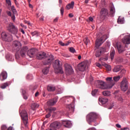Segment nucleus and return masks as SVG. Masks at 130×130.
<instances>
[{
    "label": "nucleus",
    "mask_w": 130,
    "mask_h": 130,
    "mask_svg": "<svg viewBox=\"0 0 130 130\" xmlns=\"http://www.w3.org/2000/svg\"><path fill=\"white\" fill-rule=\"evenodd\" d=\"M11 10L14 14H16L17 11L16 10L15 8V7L14 6H11Z\"/></svg>",
    "instance_id": "40"
},
{
    "label": "nucleus",
    "mask_w": 130,
    "mask_h": 130,
    "mask_svg": "<svg viewBox=\"0 0 130 130\" xmlns=\"http://www.w3.org/2000/svg\"><path fill=\"white\" fill-rule=\"evenodd\" d=\"M23 96L24 99H25V100H27V97L26 95V94H24V95H23Z\"/></svg>",
    "instance_id": "56"
},
{
    "label": "nucleus",
    "mask_w": 130,
    "mask_h": 130,
    "mask_svg": "<svg viewBox=\"0 0 130 130\" xmlns=\"http://www.w3.org/2000/svg\"><path fill=\"white\" fill-rule=\"evenodd\" d=\"M120 70H121V66L117 65L115 66V67L113 69V72L115 73H117Z\"/></svg>",
    "instance_id": "25"
},
{
    "label": "nucleus",
    "mask_w": 130,
    "mask_h": 130,
    "mask_svg": "<svg viewBox=\"0 0 130 130\" xmlns=\"http://www.w3.org/2000/svg\"><path fill=\"white\" fill-rule=\"evenodd\" d=\"M51 113L49 112V113L48 114L46 115V118H48L51 116Z\"/></svg>",
    "instance_id": "48"
},
{
    "label": "nucleus",
    "mask_w": 130,
    "mask_h": 130,
    "mask_svg": "<svg viewBox=\"0 0 130 130\" xmlns=\"http://www.w3.org/2000/svg\"><path fill=\"white\" fill-rule=\"evenodd\" d=\"M107 39L106 36H103L100 39H96L95 41V47L99 48Z\"/></svg>",
    "instance_id": "9"
},
{
    "label": "nucleus",
    "mask_w": 130,
    "mask_h": 130,
    "mask_svg": "<svg viewBox=\"0 0 130 130\" xmlns=\"http://www.w3.org/2000/svg\"><path fill=\"white\" fill-rule=\"evenodd\" d=\"M57 102V98H55L48 101V102H47V104L48 106H54L55 104H56Z\"/></svg>",
    "instance_id": "20"
},
{
    "label": "nucleus",
    "mask_w": 130,
    "mask_h": 130,
    "mask_svg": "<svg viewBox=\"0 0 130 130\" xmlns=\"http://www.w3.org/2000/svg\"><path fill=\"white\" fill-rule=\"evenodd\" d=\"M106 52V49L105 48H101L96 51L95 53V56L96 57H100L101 55L104 54Z\"/></svg>",
    "instance_id": "17"
},
{
    "label": "nucleus",
    "mask_w": 130,
    "mask_h": 130,
    "mask_svg": "<svg viewBox=\"0 0 130 130\" xmlns=\"http://www.w3.org/2000/svg\"><path fill=\"white\" fill-rule=\"evenodd\" d=\"M6 2L8 4V7L10 8L12 5L11 0H6Z\"/></svg>",
    "instance_id": "38"
},
{
    "label": "nucleus",
    "mask_w": 130,
    "mask_h": 130,
    "mask_svg": "<svg viewBox=\"0 0 130 130\" xmlns=\"http://www.w3.org/2000/svg\"><path fill=\"white\" fill-rule=\"evenodd\" d=\"M37 51V49L35 48H32L27 51V55L29 56L30 58H32L34 57V54Z\"/></svg>",
    "instance_id": "19"
},
{
    "label": "nucleus",
    "mask_w": 130,
    "mask_h": 130,
    "mask_svg": "<svg viewBox=\"0 0 130 130\" xmlns=\"http://www.w3.org/2000/svg\"><path fill=\"white\" fill-rule=\"evenodd\" d=\"M99 102L102 105H105L108 102V99L106 98H100L99 99Z\"/></svg>",
    "instance_id": "24"
},
{
    "label": "nucleus",
    "mask_w": 130,
    "mask_h": 130,
    "mask_svg": "<svg viewBox=\"0 0 130 130\" xmlns=\"http://www.w3.org/2000/svg\"><path fill=\"white\" fill-rule=\"evenodd\" d=\"M53 67H54V69L58 70V73H63L62 68H61V62L59 60L57 59L55 60L54 64H53Z\"/></svg>",
    "instance_id": "7"
},
{
    "label": "nucleus",
    "mask_w": 130,
    "mask_h": 130,
    "mask_svg": "<svg viewBox=\"0 0 130 130\" xmlns=\"http://www.w3.org/2000/svg\"><path fill=\"white\" fill-rule=\"evenodd\" d=\"M2 38L6 42H7V41L11 42L13 40L12 35H11L9 33H6L5 32H2Z\"/></svg>",
    "instance_id": "12"
},
{
    "label": "nucleus",
    "mask_w": 130,
    "mask_h": 130,
    "mask_svg": "<svg viewBox=\"0 0 130 130\" xmlns=\"http://www.w3.org/2000/svg\"><path fill=\"white\" fill-rule=\"evenodd\" d=\"M39 107V105L36 103L32 104L31 107L33 110H35L36 109L38 108Z\"/></svg>",
    "instance_id": "30"
},
{
    "label": "nucleus",
    "mask_w": 130,
    "mask_h": 130,
    "mask_svg": "<svg viewBox=\"0 0 130 130\" xmlns=\"http://www.w3.org/2000/svg\"><path fill=\"white\" fill-rule=\"evenodd\" d=\"M56 110V108H51L49 109V112H50L51 113L52 112L55 111Z\"/></svg>",
    "instance_id": "42"
},
{
    "label": "nucleus",
    "mask_w": 130,
    "mask_h": 130,
    "mask_svg": "<svg viewBox=\"0 0 130 130\" xmlns=\"http://www.w3.org/2000/svg\"><path fill=\"white\" fill-rule=\"evenodd\" d=\"M66 73L69 75H71L74 73V70L72 67L68 63H65L64 64Z\"/></svg>",
    "instance_id": "14"
},
{
    "label": "nucleus",
    "mask_w": 130,
    "mask_h": 130,
    "mask_svg": "<svg viewBox=\"0 0 130 130\" xmlns=\"http://www.w3.org/2000/svg\"><path fill=\"white\" fill-rule=\"evenodd\" d=\"M58 19H59L58 17H56V18H55V19H54V22L55 23H56V22L58 21Z\"/></svg>",
    "instance_id": "53"
},
{
    "label": "nucleus",
    "mask_w": 130,
    "mask_h": 130,
    "mask_svg": "<svg viewBox=\"0 0 130 130\" xmlns=\"http://www.w3.org/2000/svg\"><path fill=\"white\" fill-rule=\"evenodd\" d=\"M88 130H96V129L94 128H89Z\"/></svg>",
    "instance_id": "64"
},
{
    "label": "nucleus",
    "mask_w": 130,
    "mask_h": 130,
    "mask_svg": "<svg viewBox=\"0 0 130 130\" xmlns=\"http://www.w3.org/2000/svg\"><path fill=\"white\" fill-rule=\"evenodd\" d=\"M20 116L23 120L24 126L27 127L28 126V115L25 110H23L20 113Z\"/></svg>",
    "instance_id": "8"
},
{
    "label": "nucleus",
    "mask_w": 130,
    "mask_h": 130,
    "mask_svg": "<svg viewBox=\"0 0 130 130\" xmlns=\"http://www.w3.org/2000/svg\"><path fill=\"white\" fill-rule=\"evenodd\" d=\"M61 126V123L58 121H55L50 125V128L47 130H57L56 128H59Z\"/></svg>",
    "instance_id": "11"
},
{
    "label": "nucleus",
    "mask_w": 130,
    "mask_h": 130,
    "mask_svg": "<svg viewBox=\"0 0 130 130\" xmlns=\"http://www.w3.org/2000/svg\"><path fill=\"white\" fill-rule=\"evenodd\" d=\"M86 68H88L87 62H85V61L82 62L79 64V70L80 71H81V72L85 71Z\"/></svg>",
    "instance_id": "16"
},
{
    "label": "nucleus",
    "mask_w": 130,
    "mask_h": 130,
    "mask_svg": "<svg viewBox=\"0 0 130 130\" xmlns=\"http://www.w3.org/2000/svg\"><path fill=\"white\" fill-rule=\"evenodd\" d=\"M105 67L106 68V70H107V71H111L112 67L110 65H109L108 64H105Z\"/></svg>",
    "instance_id": "31"
},
{
    "label": "nucleus",
    "mask_w": 130,
    "mask_h": 130,
    "mask_svg": "<svg viewBox=\"0 0 130 130\" xmlns=\"http://www.w3.org/2000/svg\"><path fill=\"white\" fill-rule=\"evenodd\" d=\"M103 94L104 96H110L111 95V92L109 90H105V91H103Z\"/></svg>",
    "instance_id": "29"
},
{
    "label": "nucleus",
    "mask_w": 130,
    "mask_h": 130,
    "mask_svg": "<svg viewBox=\"0 0 130 130\" xmlns=\"http://www.w3.org/2000/svg\"><path fill=\"white\" fill-rule=\"evenodd\" d=\"M7 13L10 17H12V14L11 12L8 11H7Z\"/></svg>",
    "instance_id": "50"
},
{
    "label": "nucleus",
    "mask_w": 130,
    "mask_h": 130,
    "mask_svg": "<svg viewBox=\"0 0 130 130\" xmlns=\"http://www.w3.org/2000/svg\"><path fill=\"white\" fill-rule=\"evenodd\" d=\"M120 79V76L118 75L116 76L111 77H107L106 78V81L110 85L109 86L106 84V83L102 80H97L96 82V86L97 88L103 89V90H106L108 89H111L115 83L119 81Z\"/></svg>",
    "instance_id": "1"
},
{
    "label": "nucleus",
    "mask_w": 130,
    "mask_h": 130,
    "mask_svg": "<svg viewBox=\"0 0 130 130\" xmlns=\"http://www.w3.org/2000/svg\"><path fill=\"white\" fill-rule=\"evenodd\" d=\"M69 18H73L74 17V15L72 13H70L69 14Z\"/></svg>",
    "instance_id": "51"
},
{
    "label": "nucleus",
    "mask_w": 130,
    "mask_h": 130,
    "mask_svg": "<svg viewBox=\"0 0 130 130\" xmlns=\"http://www.w3.org/2000/svg\"><path fill=\"white\" fill-rule=\"evenodd\" d=\"M7 129V126L5 125H3L2 126H1V129L2 130H6Z\"/></svg>",
    "instance_id": "45"
},
{
    "label": "nucleus",
    "mask_w": 130,
    "mask_h": 130,
    "mask_svg": "<svg viewBox=\"0 0 130 130\" xmlns=\"http://www.w3.org/2000/svg\"><path fill=\"white\" fill-rule=\"evenodd\" d=\"M116 127H118V128H121V126L120 125H119V124H116Z\"/></svg>",
    "instance_id": "58"
},
{
    "label": "nucleus",
    "mask_w": 130,
    "mask_h": 130,
    "mask_svg": "<svg viewBox=\"0 0 130 130\" xmlns=\"http://www.w3.org/2000/svg\"><path fill=\"white\" fill-rule=\"evenodd\" d=\"M36 57L39 60H42L44 59L43 61L44 65L50 66L54 60V56L53 55L50 54L46 55V53L44 52H42L37 54Z\"/></svg>",
    "instance_id": "3"
},
{
    "label": "nucleus",
    "mask_w": 130,
    "mask_h": 130,
    "mask_svg": "<svg viewBox=\"0 0 130 130\" xmlns=\"http://www.w3.org/2000/svg\"><path fill=\"white\" fill-rule=\"evenodd\" d=\"M60 14L61 15H63L64 13V8L63 7H61L60 9Z\"/></svg>",
    "instance_id": "43"
},
{
    "label": "nucleus",
    "mask_w": 130,
    "mask_h": 130,
    "mask_svg": "<svg viewBox=\"0 0 130 130\" xmlns=\"http://www.w3.org/2000/svg\"><path fill=\"white\" fill-rule=\"evenodd\" d=\"M96 67H98L99 68H101L102 67L101 64H100V63H96Z\"/></svg>",
    "instance_id": "52"
},
{
    "label": "nucleus",
    "mask_w": 130,
    "mask_h": 130,
    "mask_svg": "<svg viewBox=\"0 0 130 130\" xmlns=\"http://www.w3.org/2000/svg\"><path fill=\"white\" fill-rule=\"evenodd\" d=\"M38 31H36L31 32V35L32 36L38 35Z\"/></svg>",
    "instance_id": "46"
},
{
    "label": "nucleus",
    "mask_w": 130,
    "mask_h": 130,
    "mask_svg": "<svg viewBox=\"0 0 130 130\" xmlns=\"http://www.w3.org/2000/svg\"><path fill=\"white\" fill-rule=\"evenodd\" d=\"M114 47L117 49L119 54L125 51V47L122 46V44L120 42L116 43L115 45H114Z\"/></svg>",
    "instance_id": "10"
},
{
    "label": "nucleus",
    "mask_w": 130,
    "mask_h": 130,
    "mask_svg": "<svg viewBox=\"0 0 130 130\" xmlns=\"http://www.w3.org/2000/svg\"><path fill=\"white\" fill-rule=\"evenodd\" d=\"M20 32H21L23 35L25 34V31H24V30H23L22 28H21V29H20Z\"/></svg>",
    "instance_id": "54"
},
{
    "label": "nucleus",
    "mask_w": 130,
    "mask_h": 130,
    "mask_svg": "<svg viewBox=\"0 0 130 130\" xmlns=\"http://www.w3.org/2000/svg\"><path fill=\"white\" fill-rule=\"evenodd\" d=\"M121 89L123 91H125L128 88V82L126 78H124L121 82Z\"/></svg>",
    "instance_id": "13"
},
{
    "label": "nucleus",
    "mask_w": 130,
    "mask_h": 130,
    "mask_svg": "<svg viewBox=\"0 0 130 130\" xmlns=\"http://www.w3.org/2000/svg\"><path fill=\"white\" fill-rule=\"evenodd\" d=\"M62 124L68 128H70L72 127V122L70 121H62Z\"/></svg>",
    "instance_id": "22"
},
{
    "label": "nucleus",
    "mask_w": 130,
    "mask_h": 130,
    "mask_svg": "<svg viewBox=\"0 0 130 130\" xmlns=\"http://www.w3.org/2000/svg\"><path fill=\"white\" fill-rule=\"evenodd\" d=\"M13 1H14V3H15L16 5L17 6V7L18 8H19V4L17 3V0H13Z\"/></svg>",
    "instance_id": "49"
},
{
    "label": "nucleus",
    "mask_w": 130,
    "mask_h": 130,
    "mask_svg": "<svg viewBox=\"0 0 130 130\" xmlns=\"http://www.w3.org/2000/svg\"><path fill=\"white\" fill-rule=\"evenodd\" d=\"M127 93L128 94H129L130 93V87L128 88V91H127Z\"/></svg>",
    "instance_id": "62"
},
{
    "label": "nucleus",
    "mask_w": 130,
    "mask_h": 130,
    "mask_svg": "<svg viewBox=\"0 0 130 130\" xmlns=\"http://www.w3.org/2000/svg\"><path fill=\"white\" fill-rule=\"evenodd\" d=\"M6 58L9 61H13V58H12V56L10 54L7 55Z\"/></svg>",
    "instance_id": "34"
},
{
    "label": "nucleus",
    "mask_w": 130,
    "mask_h": 130,
    "mask_svg": "<svg viewBox=\"0 0 130 130\" xmlns=\"http://www.w3.org/2000/svg\"><path fill=\"white\" fill-rule=\"evenodd\" d=\"M89 20L91 22H92V21H93V18L92 17H89Z\"/></svg>",
    "instance_id": "55"
},
{
    "label": "nucleus",
    "mask_w": 130,
    "mask_h": 130,
    "mask_svg": "<svg viewBox=\"0 0 130 130\" xmlns=\"http://www.w3.org/2000/svg\"><path fill=\"white\" fill-rule=\"evenodd\" d=\"M117 99L118 100V101L122 102V101H123V99H122V98L121 97V95H118L116 97Z\"/></svg>",
    "instance_id": "37"
},
{
    "label": "nucleus",
    "mask_w": 130,
    "mask_h": 130,
    "mask_svg": "<svg viewBox=\"0 0 130 130\" xmlns=\"http://www.w3.org/2000/svg\"><path fill=\"white\" fill-rule=\"evenodd\" d=\"M58 44L61 46H65V44L63 43L62 41H59Z\"/></svg>",
    "instance_id": "44"
},
{
    "label": "nucleus",
    "mask_w": 130,
    "mask_h": 130,
    "mask_svg": "<svg viewBox=\"0 0 130 130\" xmlns=\"http://www.w3.org/2000/svg\"><path fill=\"white\" fill-rule=\"evenodd\" d=\"M24 23L25 24H28V25H30V24L28 21H25Z\"/></svg>",
    "instance_id": "60"
},
{
    "label": "nucleus",
    "mask_w": 130,
    "mask_h": 130,
    "mask_svg": "<svg viewBox=\"0 0 130 130\" xmlns=\"http://www.w3.org/2000/svg\"><path fill=\"white\" fill-rule=\"evenodd\" d=\"M121 130H129L128 128H124L123 129H121Z\"/></svg>",
    "instance_id": "63"
},
{
    "label": "nucleus",
    "mask_w": 130,
    "mask_h": 130,
    "mask_svg": "<svg viewBox=\"0 0 130 130\" xmlns=\"http://www.w3.org/2000/svg\"><path fill=\"white\" fill-rule=\"evenodd\" d=\"M13 46L14 50L16 52L15 54V57L16 59H18L20 56L22 57H24L25 54L28 52V47L25 46L22 48L19 54V51L21 48V44L19 41H15L13 43Z\"/></svg>",
    "instance_id": "2"
},
{
    "label": "nucleus",
    "mask_w": 130,
    "mask_h": 130,
    "mask_svg": "<svg viewBox=\"0 0 130 130\" xmlns=\"http://www.w3.org/2000/svg\"><path fill=\"white\" fill-rule=\"evenodd\" d=\"M115 14V8H114V6L110 7L109 11V17H114V14Z\"/></svg>",
    "instance_id": "21"
},
{
    "label": "nucleus",
    "mask_w": 130,
    "mask_h": 130,
    "mask_svg": "<svg viewBox=\"0 0 130 130\" xmlns=\"http://www.w3.org/2000/svg\"><path fill=\"white\" fill-rule=\"evenodd\" d=\"M39 95V91H37L36 93H35V96L37 97Z\"/></svg>",
    "instance_id": "57"
},
{
    "label": "nucleus",
    "mask_w": 130,
    "mask_h": 130,
    "mask_svg": "<svg viewBox=\"0 0 130 130\" xmlns=\"http://www.w3.org/2000/svg\"><path fill=\"white\" fill-rule=\"evenodd\" d=\"M89 40L88 39V38H85L84 40V44L86 45H87L88 43L89 42Z\"/></svg>",
    "instance_id": "39"
},
{
    "label": "nucleus",
    "mask_w": 130,
    "mask_h": 130,
    "mask_svg": "<svg viewBox=\"0 0 130 130\" xmlns=\"http://www.w3.org/2000/svg\"><path fill=\"white\" fill-rule=\"evenodd\" d=\"M69 51L71 52V53H76V50L73 47H70V49H69Z\"/></svg>",
    "instance_id": "36"
},
{
    "label": "nucleus",
    "mask_w": 130,
    "mask_h": 130,
    "mask_svg": "<svg viewBox=\"0 0 130 130\" xmlns=\"http://www.w3.org/2000/svg\"><path fill=\"white\" fill-rule=\"evenodd\" d=\"M98 92V89H94V90H92L91 94L93 96H94Z\"/></svg>",
    "instance_id": "41"
},
{
    "label": "nucleus",
    "mask_w": 130,
    "mask_h": 130,
    "mask_svg": "<svg viewBox=\"0 0 130 130\" xmlns=\"http://www.w3.org/2000/svg\"><path fill=\"white\" fill-rule=\"evenodd\" d=\"M115 54V50L114 49H112L110 52V58L111 60H113L114 58V55Z\"/></svg>",
    "instance_id": "28"
},
{
    "label": "nucleus",
    "mask_w": 130,
    "mask_h": 130,
    "mask_svg": "<svg viewBox=\"0 0 130 130\" xmlns=\"http://www.w3.org/2000/svg\"><path fill=\"white\" fill-rule=\"evenodd\" d=\"M98 115L95 113H90L86 116V121L91 125L92 122H94L98 118Z\"/></svg>",
    "instance_id": "5"
},
{
    "label": "nucleus",
    "mask_w": 130,
    "mask_h": 130,
    "mask_svg": "<svg viewBox=\"0 0 130 130\" xmlns=\"http://www.w3.org/2000/svg\"><path fill=\"white\" fill-rule=\"evenodd\" d=\"M7 30L9 32L14 35L16 38H18L17 35L18 32V29L13 23H11L9 24L7 27Z\"/></svg>",
    "instance_id": "4"
},
{
    "label": "nucleus",
    "mask_w": 130,
    "mask_h": 130,
    "mask_svg": "<svg viewBox=\"0 0 130 130\" xmlns=\"http://www.w3.org/2000/svg\"><path fill=\"white\" fill-rule=\"evenodd\" d=\"M49 71V70L48 68H45V69L43 70V73L44 75H47Z\"/></svg>",
    "instance_id": "32"
},
{
    "label": "nucleus",
    "mask_w": 130,
    "mask_h": 130,
    "mask_svg": "<svg viewBox=\"0 0 130 130\" xmlns=\"http://www.w3.org/2000/svg\"><path fill=\"white\" fill-rule=\"evenodd\" d=\"M122 43L125 44V47H126V45L130 44V35H125L124 38L122 39Z\"/></svg>",
    "instance_id": "15"
},
{
    "label": "nucleus",
    "mask_w": 130,
    "mask_h": 130,
    "mask_svg": "<svg viewBox=\"0 0 130 130\" xmlns=\"http://www.w3.org/2000/svg\"><path fill=\"white\" fill-rule=\"evenodd\" d=\"M8 86V83H4L2 85H1V87L2 89H5L6 88V87Z\"/></svg>",
    "instance_id": "35"
},
{
    "label": "nucleus",
    "mask_w": 130,
    "mask_h": 130,
    "mask_svg": "<svg viewBox=\"0 0 130 130\" xmlns=\"http://www.w3.org/2000/svg\"><path fill=\"white\" fill-rule=\"evenodd\" d=\"M7 78V74L6 72L3 71L0 74V80L1 81H4Z\"/></svg>",
    "instance_id": "23"
},
{
    "label": "nucleus",
    "mask_w": 130,
    "mask_h": 130,
    "mask_svg": "<svg viewBox=\"0 0 130 130\" xmlns=\"http://www.w3.org/2000/svg\"><path fill=\"white\" fill-rule=\"evenodd\" d=\"M47 89H48V91H54L55 90V87H54V86H48Z\"/></svg>",
    "instance_id": "33"
},
{
    "label": "nucleus",
    "mask_w": 130,
    "mask_h": 130,
    "mask_svg": "<svg viewBox=\"0 0 130 130\" xmlns=\"http://www.w3.org/2000/svg\"><path fill=\"white\" fill-rule=\"evenodd\" d=\"M8 130H13V127L10 126L8 128Z\"/></svg>",
    "instance_id": "61"
},
{
    "label": "nucleus",
    "mask_w": 130,
    "mask_h": 130,
    "mask_svg": "<svg viewBox=\"0 0 130 130\" xmlns=\"http://www.w3.org/2000/svg\"><path fill=\"white\" fill-rule=\"evenodd\" d=\"M14 14H13V15L11 16L13 22H14V21H15V16Z\"/></svg>",
    "instance_id": "47"
},
{
    "label": "nucleus",
    "mask_w": 130,
    "mask_h": 130,
    "mask_svg": "<svg viewBox=\"0 0 130 130\" xmlns=\"http://www.w3.org/2000/svg\"><path fill=\"white\" fill-rule=\"evenodd\" d=\"M74 2H71V3L66 6V9L69 10L71 8H73L74 6Z\"/></svg>",
    "instance_id": "27"
},
{
    "label": "nucleus",
    "mask_w": 130,
    "mask_h": 130,
    "mask_svg": "<svg viewBox=\"0 0 130 130\" xmlns=\"http://www.w3.org/2000/svg\"><path fill=\"white\" fill-rule=\"evenodd\" d=\"M109 17V11L106 8H103L100 12V19L102 20H107Z\"/></svg>",
    "instance_id": "6"
},
{
    "label": "nucleus",
    "mask_w": 130,
    "mask_h": 130,
    "mask_svg": "<svg viewBox=\"0 0 130 130\" xmlns=\"http://www.w3.org/2000/svg\"><path fill=\"white\" fill-rule=\"evenodd\" d=\"M22 94H23V95H26V91H25V90H22Z\"/></svg>",
    "instance_id": "59"
},
{
    "label": "nucleus",
    "mask_w": 130,
    "mask_h": 130,
    "mask_svg": "<svg viewBox=\"0 0 130 130\" xmlns=\"http://www.w3.org/2000/svg\"><path fill=\"white\" fill-rule=\"evenodd\" d=\"M67 109L69 114L73 113L75 110V106L74 103L67 105Z\"/></svg>",
    "instance_id": "18"
},
{
    "label": "nucleus",
    "mask_w": 130,
    "mask_h": 130,
    "mask_svg": "<svg viewBox=\"0 0 130 130\" xmlns=\"http://www.w3.org/2000/svg\"><path fill=\"white\" fill-rule=\"evenodd\" d=\"M117 23L118 24H124V17L119 16Z\"/></svg>",
    "instance_id": "26"
}]
</instances>
